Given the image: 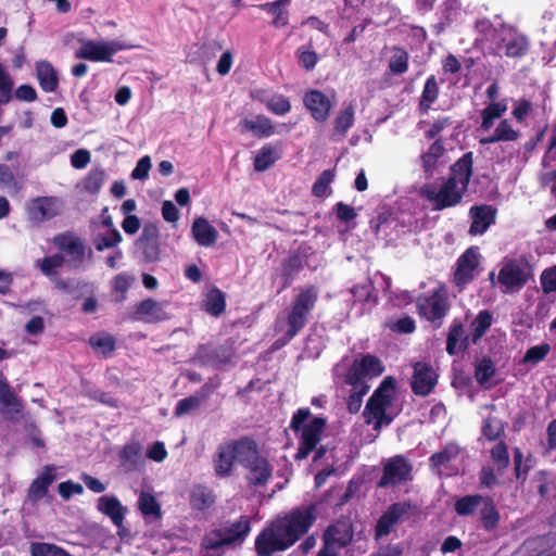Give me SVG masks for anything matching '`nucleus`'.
I'll use <instances>...</instances> for the list:
<instances>
[{
    "mask_svg": "<svg viewBox=\"0 0 556 556\" xmlns=\"http://www.w3.org/2000/svg\"><path fill=\"white\" fill-rule=\"evenodd\" d=\"M532 112L533 104L528 99L521 98L514 102L511 115L518 123H523Z\"/></svg>",
    "mask_w": 556,
    "mask_h": 556,
    "instance_id": "obj_60",
    "label": "nucleus"
},
{
    "mask_svg": "<svg viewBox=\"0 0 556 556\" xmlns=\"http://www.w3.org/2000/svg\"><path fill=\"white\" fill-rule=\"evenodd\" d=\"M104 181V172L100 169L90 170L83 180V189L91 194L100 191Z\"/></svg>",
    "mask_w": 556,
    "mask_h": 556,
    "instance_id": "obj_54",
    "label": "nucleus"
},
{
    "mask_svg": "<svg viewBox=\"0 0 556 556\" xmlns=\"http://www.w3.org/2000/svg\"><path fill=\"white\" fill-rule=\"evenodd\" d=\"M242 130L252 131L256 137L266 138L275 132V126L271 121L264 116L257 115L253 119H243L240 122Z\"/></svg>",
    "mask_w": 556,
    "mask_h": 556,
    "instance_id": "obj_35",
    "label": "nucleus"
},
{
    "mask_svg": "<svg viewBox=\"0 0 556 556\" xmlns=\"http://www.w3.org/2000/svg\"><path fill=\"white\" fill-rule=\"evenodd\" d=\"M497 210L489 204L473 205L469 210L471 224L469 233L483 235L495 223Z\"/></svg>",
    "mask_w": 556,
    "mask_h": 556,
    "instance_id": "obj_22",
    "label": "nucleus"
},
{
    "mask_svg": "<svg viewBox=\"0 0 556 556\" xmlns=\"http://www.w3.org/2000/svg\"><path fill=\"white\" fill-rule=\"evenodd\" d=\"M250 530V519L247 516H241L239 520L226 528L224 535L226 536V541L229 542V544H232L237 541L243 540Z\"/></svg>",
    "mask_w": 556,
    "mask_h": 556,
    "instance_id": "obj_46",
    "label": "nucleus"
},
{
    "mask_svg": "<svg viewBox=\"0 0 556 556\" xmlns=\"http://www.w3.org/2000/svg\"><path fill=\"white\" fill-rule=\"evenodd\" d=\"M191 235L200 247H213L218 238V231L202 216L195 217L191 226Z\"/></svg>",
    "mask_w": 556,
    "mask_h": 556,
    "instance_id": "obj_28",
    "label": "nucleus"
},
{
    "mask_svg": "<svg viewBox=\"0 0 556 556\" xmlns=\"http://www.w3.org/2000/svg\"><path fill=\"white\" fill-rule=\"evenodd\" d=\"M122 240V236L117 229H112L105 235H99L94 239V245L98 251L116 247Z\"/></svg>",
    "mask_w": 556,
    "mask_h": 556,
    "instance_id": "obj_58",
    "label": "nucleus"
},
{
    "mask_svg": "<svg viewBox=\"0 0 556 556\" xmlns=\"http://www.w3.org/2000/svg\"><path fill=\"white\" fill-rule=\"evenodd\" d=\"M462 448L455 442L446 443L429 458L430 467L440 476L452 475V466L459 458Z\"/></svg>",
    "mask_w": 556,
    "mask_h": 556,
    "instance_id": "obj_20",
    "label": "nucleus"
},
{
    "mask_svg": "<svg viewBox=\"0 0 556 556\" xmlns=\"http://www.w3.org/2000/svg\"><path fill=\"white\" fill-rule=\"evenodd\" d=\"M298 58L300 65L304 67L306 71L313 70L318 62L317 53L304 47H301L298 50Z\"/></svg>",
    "mask_w": 556,
    "mask_h": 556,
    "instance_id": "obj_64",
    "label": "nucleus"
},
{
    "mask_svg": "<svg viewBox=\"0 0 556 556\" xmlns=\"http://www.w3.org/2000/svg\"><path fill=\"white\" fill-rule=\"evenodd\" d=\"M97 509L111 519L112 523L117 528V534L122 540L129 536V530L124 527V519L128 509L122 505L115 495L100 496L97 501Z\"/></svg>",
    "mask_w": 556,
    "mask_h": 556,
    "instance_id": "obj_14",
    "label": "nucleus"
},
{
    "mask_svg": "<svg viewBox=\"0 0 556 556\" xmlns=\"http://www.w3.org/2000/svg\"><path fill=\"white\" fill-rule=\"evenodd\" d=\"M55 248L64 253L65 263L73 269L80 268L86 260V243L73 231H64L53 237Z\"/></svg>",
    "mask_w": 556,
    "mask_h": 556,
    "instance_id": "obj_9",
    "label": "nucleus"
},
{
    "mask_svg": "<svg viewBox=\"0 0 556 556\" xmlns=\"http://www.w3.org/2000/svg\"><path fill=\"white\" fill-rule=\"evenodd\" d=\"M413 508L409 502H399L390 505L377 521L375 529L376 540L388 536L397 522L408 517Z\"/></svg>",
    "mask_w": 556,
    "mask_h": 556,
    "instance_id": "obj_13",
    "label": "nucleus"
},
{
    "mask_svg": "<svg viewBox=\"0 0 556 556\" xmlns=\"http://www.w3.org/2000/svg\"><path fill=\"white\" fill-rule=\"evenodd\" d=\"M491 457L493 463L496 465L497 470H504L509 464V455L506 444L504 442H498L491 450Z\"/></svg>",
    "mask_w": 556,
    "mask_h": 556,
    "instance_id": "obj_59",
    "label": "nucleus"
},
{
    "mask_svg": "<svg viewBox=\"0 0 556 556\" xmlns=\"http://www.w3.org/2000/svg\"><path fill=\"white\" fill-rule=\"evenodd\" d=\"M390 56L388 60V68L393 75H403L408 71L409 54L399 46L389 49Z\"/></svg>",
    "mask_w": 556,
    "mask_h": 556,
    "instance_id": "obj_40",
    "label": "nucleus"
},
{
    "mask_svg": "<svg viewBox=\"0 0 556 556\" xmlns=\"http://www.w3.org/2000/svg\"><path fill=\"white\" fill-rule=\"evenodd\" d=\"M470 344H472L470 333H466L460 320L454 319L446 337V352L450 355H456L466 351Z\"/></svg>",
    "mask_w": 556,
    "mask_h": 556,
    "instance_id": "obj_26",
    "label": "nucleus"
},
{
    "mask_svg": "<svg viewBox=\"0 0 556 556\" xmlns=\"http://www.w3.org/2000/svg\"><path fill=\"white\" fill-rule=\"evenodd\" d=\"M417 309L420 317L432 323L435 328L441 327L444 317L450 311L446 292L443 289H439L429 295L419 296Z\"/></svg>",
    "mask_w": 556,
    "mask_h": 556,
    "instance_id": "obj_8",
    "label": "nucleus"
},
{
    "mask_svg": "<svg viewBox=\"0 0 556 556\" xmlns=\"http://www.w3.org/2000/svg\"><path fill=\"white\" fill-rule=\"evenodd\" d=\"M506 111L507 104L504 101L491 102L481 111L478 131L485 135L479 139L481 144L514 142L520 138V131L507 118L501 119L493 129L495 121L502 118Z\"/></svg>",
    "mask_w": 556,
    "mask_h": 556,
    "instance_id": "obj_4",
    "label": "nucleus"
},
{
    "mask_svg": "<svg viewBox=\"0 0 556 556\" xmlns=\"http://www.w3.org/2000/svg\"><path fill=\"white\" fill-rule=\"evenodd\" d=\"M247 479L249 483L257 486L265 485L273 473V468L265 457L258 456L255 460L247 467Z\"/></svg>",
    "mask_w": 556,
    "mask_h": 556,
    "instance_id": "obj_30",
    "label": "nucleus"
},
{
    "mask_svg": "<svg viewBox=\"0 0 556 556\" xmlns=\"http://www.w3.org/2000/svg\"><path fill=\"white\" fill-rule=\"evenodd\" d=\"M232 356L233 351L229 346L204 344L199 346L192 359L202 366H219L229 363Z\"/></svg>",
    "mask_w": 556,
    "mask_h": 556,
    "instance_id": "obj_18",
    "label": "nucleus"
},
{
    "mask_svg": "<svg viewBox=\"0 0 556 556\" xmlns=\"http://www.w3.org/2000/svg\"><path fill=\"white\" fill-rule=\"evenodd\" d=\"M65 263V258L62 254H53L50 256H45L41 260L37 261V264L42 271V274L47 277H56V269L61 267Z\"/></svg>",
    "mask_w": 556,
    "mask_h": 556,
    "instance_id": "obj_53",
    "label": "nucleus"
},
{
    "mask_svg": "<svg viewBox=\"0 0 556 556\" xmlns=\"http://www.w3.org/2000/svg\"><path fill=\"white\" fill-rule=\"evenodd\" d=\"M141 321L144 323H159L168 318L165 311V302H156L152 299L141 301L140 306Z\"/></svg>",
    "mask_w": 556,
    "mask_h": 556,
    "instance_id": "obj_34",
    "label": "nucleus"
},
{
    "mask_svg": "<svg viewBox=\"0 0 556 556\" xmlns=\"http://www.w3.org/2000/svg\"><path fill=\"white\" fill-rule=\"evenodd\" d=\"M494 375L495 365L490 357L482 356L477 358L475 363V379L481 387H485Z\"/></svg>",
    "mask_w": 556,
    "mask_h": 556,
    "instance_id": "obj_45",
    "label": "nucleus"
},
{
    "mask_svg": "<svg viewBox=\"0 0 556 556\" xmlns=\"http://www.w3.org/2000/svg\"><path fill=\"white\" fill-rule=\"evenodd\" d=\"M117 48L114 43H100L89 40L76 51V58L91 62H111Z\"/></svg>",
    "mask_w": 556,
    "mask_h": 556,
    "instance_id": "obj_24",
    "label": "nucleus"
},
{
    "mask_svg": "<svg viewBox=\"0 0 556 556\" xmlns=\"http://www.w3.org/2000/svg\"><path fill=\"white\" fill-rule=\"evenodd\" d=\"M482 508L480 510V517L483 525V528L486 531L494 530L500 521V514L493 503L491 497H484L482 502Z\"/></svg>",
    "mask_w": 556,
    "mask_h": 556,
    "instance_id": "obj_47",
    "label": "nucleus"
},
{
    "mask_svg": "<svg viewBox=\"0 0 556 556\" xmlns=\"http://www.w3.org/2000/svg\"><path fill=\"white\" fill-rule=\"evenodd\" d=\"M551 351V346L547 343L531 346L525 354L522 362L525 364L536 365L542 362Z\"/></svg>",
    "mask_w": 556,
    "mask_h": 556,
    "instance_id": "obj_57",
    "label": "nucleus"
},
{
    "mask_svg": "<svg viewBox=\"0 0 556 556\" xmlns=\"http://www.w3.org/2000/svg\"><path fill=\"white\" fill-rule=\"evenodd\" d=\"M225 305L224 294L219 290H212L207 294L205 308L210 314L218 316L225 309Z\"/></svg>",
    "mask_w": 556,
    "mask_h": 556,
    "instance_id": "obj_55",
    "label": "nucleus"
},
{
    "mask_svg": "<svg viewBox=\"0 0 556 556\" xmlns=\"http://www.w3.org/2000/svg\"><path fill=\"white\" fill-rule=\"evenodd\" d=\"M319 292L314 286L298 289L286 317H279L276 327L285 330V341L293 339L307 324L318 300Z\"/></svg>",
    "mask_w": 556,
    "mask_h": 556,
    "instance_id": "obj_3",
    "label": "nucleus"
},
{
    "mask_svg": "<svg viewBox=\"0 0 556 556\" xmlns=\"http://www.w3.org/2000/svg\"><path fill=\"white\" fill-rule=\"evenodd\" d=\"M395 384V380L392 377H386L365 406L363 413L365 422L372 425L376 431H379L383 426L390 425L393 420L388 409L393 402Z\"/></svg>",
    "mask_w": 556,
    "mask_h": 556,
    "instance_id": "obj_5",
    "label": "nucleus"
},
{
    "mask_svg": "<svg viewBox=\"0 0 556 556\" xmlns=\"http://www.w3.org/2000/svg\"><path fill=\"white\" fill-rule=\"evenodd\" d=\"M383 371L381 362L372 355L356 358L350 367L345 381L367 382V379L377 377Z\"/></svg>",
    "mask_w": 556,
    "mask_h": 556,
    "instance_id": "obj_15",
    "label": "nucleus"
},
{
    "mask_svg": "<svg viewBox=\"0 0 556 556\" xmlns=\"http://www.w3.org/2000/svg\"><path fill=\"white\" fill-rule=\"evenodd\" d=\"M482 433L488 440L494 441L504 433V424L495 417H488L482 426Z\"/></svg>",
    "mask_w": 556,
    "mask_h": 556,
    "instance_id": "obj_56",
    "label": "nucleus"
},
{
    "mask_svg": "<svg viewBox=\"0 0 556 556\" xmlns=\"http://www.w3.org/2000/svg\"><path fill=\"white\" fill-rule=\"evenodd\" d=\"M235 456L229 444L219 446L217 457L214 460V469L218 477H227L230 475Z\"/></svg>",
    "mask_w": 556,
    "mask_h": 556,
    "instance_id": "obj_43",
    "label": "nucleus"
},
{
    "mask_svg": "<svg viewBox=\"0 0 556 556\" xmlns=\"http://www.w3.org/2000/svg\"><path fill=\"white\" fill-rule=\"evenodd\" d=\"M141 517L144 523L151 528L149 530L151 535L163 526L161 503L153 494L144 491H141Z\"/></svg>",
    "mask_w": 556,
    "mask_h": 556,
    "instance_id": "obj_21",
    "label": "nucleus"
},
{
    "mask_svg": "<svg viewBox=\"0 0 556 556\" xmlns=\"http://www.w3.org/2000/svg\"><path fill=\"white\" fill-rule=\"evenodd\" d=\"M214 503L213 494L203 486H195L190 493V505L194 509L203 510Z\"/></svg>",
    "mask_w": 556,
    "mask_h": 556,
    "instance_id": "obj_49",
    "label": "nucleus"
},
{
    "mask_svg": "<svg viewBox=\"0 0 556 556\" xmlns=\"http://www.w3.org/2000/svg\"><path fill=\"white\" fill-rule=\"evenodd\" d=\"M134 281L132 278L125 274L117 275L113 280V291L116 294V301H124L126 299V293Z\"/></svg>",
    "mask_w": 556,
    "mask_h": 556,
    "instance_id": "obj_62",
    "label": "nucleus"
},
{
    "mask_svg": "<svg viewBox=\"0 0 556 556\" xmlns=\"http://www.w3.org/2000/svg\"><path fill=\"white\" fill-rule=\"evenodd\" d=\"M291 3V0H276L261 4L260 8L266 13L273 15V26L276 28L285 27L289 21V13L286 7Z\"/></svg>",
    "mask_w": 556,
    "mask_h": 556,
    "instance_id": "obj_37",
    "label": "nucleus"
},
{
    "mask_svg": "<svg viewBox=\"0 0 556 556\" xmlns=\"http://www.w3.org/2000/svg\"><path fill=\"white\" fill-rule=\"evenodd\" d=\"M532 276L531 265L525 258H511L501 267L497 281L504 293L519 292Z\"/></svg>",
    "mask_w": 556,
    "mask_h": 556,
    "instance_id": "obj_7",
    "label": "nucleus"
},
{
    "mask_svg": "<svg viewBox=\"0 0 556 556\" xmlns=\"http://www.w3.org/2000/svg\"><path fill=\"white\" fill-rule=\"evenodd\" d=\"M480 263V253L478 248L467 249L457 260L454 273V282L458 287L469 283L476 276Z\"/></svg>",
    "mask_w": 556,
    "mask_h": 556,
    "instance_id": "obj_16",
    "label": "nucleus"
},
{
    "mask_svg": "<svg viewBox=\"0 0 556 556\" xmlns=\"http://www.w3.org/2000/svg\"><path fill=\"white\" fill-rule=\"evenodd\" d=\"M472 153L464 154L451 166V174L441 185L426 184L419 189V194L426 199L435 211L456 206L460 203L472 175Z\"/></svg>",
    "mask_w": 556,
    "mask_h": 556,
    "instance_id": "obj_2",
    "label": "nucleus"
},
{
    "mask_svg": "<svg viewBox=\"0 0 556 556\" xmlns=\"http://www.w3.org/2000/svg\"><path fill=\"white\" fill-rule=\"evenodd\" d=\"M55 467L52 465H47L43 467L42 472L33 480L29 485L27 497L30 502L36 503L43 498L49 491V486L55 480Z\"/></svg>",
    "mask_w": 556,
    "mask_h": 556,
    "instance_id": "obj_27",
    "label": "nucleus"
},
{
    "mask_svg": "<svg viewBox=\"0 0 556 556\" xmlns=\"http://www.w3.org/2000/svg\"><path fill=\"white\" fill-rule=\"evenodd\" d=\"M277 159L276 150L269 144L264 146L254 159V168L257 172H264L269 168Z\"/></svg>",
    "mask_w": 556,
    "mask_h": 556,
    "instance_id": "obj_52",
    "label": "nucleus"
},
{
    "mask_svg": "<svg viewBox=\"0 0 556 556\" xmlns=\"http://www.w3.org/2000/svg\"><path fill=\"white\" fill-rule=\"evenodd\" d=\"M141 248H143L144 258L153 262L159 257V229L154 224H146L143 237H141Z\"/></svg>",
    "mask_w": 556,
    "mask_h": 556,
    "instance_id": "obj_32",
    "label": "nucleus"
},
{
    "mask_svg": "<svg viewBox=\"0 0 556 556\" xmlns=\"http://www.w3.org/2000/svg\"><path fill=\"white\" fill-rule=\"evenodd\" d=\"M316 519L315 504L302 505L276 518L255 539L257 556H274L290 548L308 532Z\"/></svg>",
    "mask_w": 556,
    "mask_h": 556,
    "instance_id": "obj_1",
    "label": "nucleus"
},
{
    "mask_svg": "<svg viewBox=\"0 0 556 556\" xmlns=\"http://www.w3.org/2000/svg\"><path fill=\"white\" fill-rule=\"evenodd\" d=\"M88 343L94 352L109 357L115 350L116 339L111 333L99 331L90 336Z\"/></svg>",
    "mask_w": 556,
    "mask_h": 556,
    "instance_id": "obj_39",
    "label": "nucleus"
},
{
    "mask_svg": "<svg viewBox=\"0 0 556 556\" xmlns=\"http://www.w3.org/2000/svg\"><path fill=\"white\" fill-rule=\"evenodd\" d=\"M311 416L308 408L298 409L290 422V427L295 432L301 431L299 448L295 454L296 459H304L313 452L320 442L326 427V419L323 417H314L307 421Z\"/></svg>",
    "mask_w": 556,
    "mask_h": 556,
    "instance_id": "obj_6",
    "label": "nucleus"
},
{
    "mask_svg": "<svg viewBox=\"0 0 556 556\" xmlns=\"http://www.w3.org/2000/svg\"><path fill=\"white\" fill-rule=\"evenodd\" d=\"M439 90L440 88L435 76H429L425 83L418 105V109L422 114L428 113L431 105L437 101Z\"/></svg>",
    "mask_w": 556,
    "mask_h": 556,
    "instance_id": "obj_42",
    "label": "nucleus"
},
{
    "mask_svg": "<svg viewBox=\"0 0 556 556\" xmlns=\"http://www.w3.org/2000/svg\"><path fill=\"white\" fill-rule=\"evenodd\" d=\"M374 291V285L370 279H364L362 282L356 283L351 289V293L354 299L359 302H367L371 299Z\"/></svg>",
    "mask_w": 556,
    "mask_h": 556,
    "instance_id": "obj_61",
    "label": "nucleus"
},
{
    "mask_svg": "<svg viewBox=\"0 0 556 556\" xmlns=\"http://www.w3.org/2000/svg\"><path fill=\"white\" fill-rule=\"evenodd\" d=\"M0 405L1 414L9 420H18L23 416V402L15 395L3 375H0Z\"/></svg>",
    "mask_w": 556,
    "mask_h": 556,
    "instance_id": "obj_19",
    "label": "nucleus"
},
{
    "mask_svg": "<svg viewBox=\"0 0 556 556\" xmlns=\"http://www.w3.org/2000/svg\"><path fill=\"white\" fill-rule=\"evenodd\" d=\"M336 176L334 169H326L316 179L312 192L315 197L325 198L331 193L330 185Z\"/></svg>",
    "mask_w": 556,
    "mask_h": 556,
    "instance_id": "obj_50",
    "label": "nucleus"
},
{
    "mask_svg": "<svg viewBox=\"0 0 556 556\" xmlns=\"http://www.w3.org/2000/svg\"><path fill=\"white\" fill-rule=\"evenodd\" d=\"M228 444L232 451L236 462L244 467L260 456L257 444L249 438H241Z\"/></svg>",
    "mask_w": 556,
    "mask_h": 556,
    "instance_id": "obj_29",
    "label": "nucleus"
},
{
    "mask_svg": "<svg viewBox=\"0 0 556 556\" xmlns=\"http://www.w3.org/2000/svg\"><path fill=\"white\" fill-rule=\"evenodd\" d=\"M498 38L495 42V49L500 54L502 51L508 58H520L529 49V42L526 36L519 34L511 27L501 26L496 31Z\"/></svg>",
    "mask_w": 556,
    "mask_h": 556,
    "instance_id": "obj_11",
    "label": "nucleus"
},
{
    "mask_svg": "<svg viewBox=\"0 0 556 556\" xmlns=\"http://www.w3.org/2000/svg\"><path fill=\"white\" fill-rule=\"evenodd\" d=\"M540 282L545 294L556 292V265L542 271Z\"/></svg>",
    "mask_w": 556,
    "mask_h": 556,
    "instance_id": "obj_63",
    "label": "nucleus"
},
{
    "mask_svg": "<svg viewBox=\"0 0 556 556\" xmlns=\"http://www.w3.org/2000/svg\"><path fill=\"white\" fill-rule=\"evenodd\" d=\"M304 104L313 118L324 123L329 117L332 103L330 99L319 90H311L304 96Z\"/></svg>",
    "mask_w": 556,
    "mask_h": 556,
    "instance_id": "obj_25",
    "label": "nucleus"
},
{
    "mask_svg": "<svg viewBox=\"0 0 556 556\" xmlns=\"http://www.w3.org/2000/svg\"><path fill=\"white\" fill-rule=\"evenodd\" d=\"M483 501L484 496L480 494L464 496L455 503V511L459 516H469L482 504Z\"/></svg>",
    "mask_w": 556,
    "mask_h": 556,
    "instance_id": "obj_51",
    "label": "nucleus"
},
{
    "mask_svg": "<svg viewBox=\"0 0 556 556\" xmlns=\"http://www.w3.org/2000/svg\"><path fill=\"white\" fill-rule=\"evenodd\" d=\"M437 374L434 369L426 363H416L412 379V389L415 394L426 396L437 384Z\"/></svg>",
    "mask_w": 556,
    "mask_h": 556,
    "instance_id": "obj_23",
    "label": "nucleus"
},
{
    "mask_svg": "<svg viewBox=\"0 0 556 556\" xmlns=\"http://www.w3.org/2000/svg\"><path fill=\"white\" fill-rule=\"evenodd\" d=\"M355 119V105L350 103L344 106L336 116L333 121V134L334 140H340L345 137L348 130L353 126Z\"/></svg>",
    "mask_w": 556,
    "mask_h": 556,
    "instance_id": "obj_33",
    "label": "nucleus"
},
{
    "mask_svg": "<svg viewBox=\"0 0 556 556\" xmlns=\"http://www.w3.org/2000/svg\"><path fill=\"white\" fill-rule=\"evenodd\" d=\"M36 76L45 92H54L58 89V74L49 61L41 60L36 63Z\"/></svg>",
    "mask_w": 556,
    "mask_h": 556,
    "instance_id": "obj_31",
    "label": "nucleus"
},
{
    "mask_svg": "<svg viewBox=\"0 0 556 556\" xmlns=\"http://www.w3.org/2000/svg\"><path fill=\"white\" fill-rule=\"evenodd\" d=\"M444 147L440 139L435 140L428 151L421 155L422 168L427 174V177L433 175V169L437 165L438 160L444 154Z\"/></svg>",
    "mask_w": 556,
    "mask_h": 556,
    "instance_id": "obj_44",
    "label": "nucleus"
},
{
    "mask_svg": "<svg viewBox=\"0 0 556 556\" xmlns=\"http://www.w3.org/2000/svg\"><path fill=\"white\" fill-rule=\"evenodd\" d=\"M493 314L488 309L480 311L470 323V338L472 344H477L493 324Z\"/></svg>",
    "mask_w": 556,
    "mask_h": 556,
    "instance_id": "obj_38",
    "label": "nucleus"
},
{
    "mask_svg": "<svg viewBox=\"0 0 556 556\" xmlns=\"http://www.w3.org/2000/svg\"><path fill=\"white\" fill-rule=\"evenodd\" d=\"M58 199L54 197H37L26 205L27 218L30 223L39 225L59 215Z\"/></svg>",
    "mask_w": 556,
    "mask_h": 556,
    "instance_id": "obj_17",
    "label": "nucleus"
},
{
    "mask_svg": "<svg viewBox=\"0 0 556 556\" xmlns=\"http://www.w3.org/2000/svg\"><path fill=\"white\" fill-rule=\"evenodd\" d=\"M351 386L350 394L346 399V407L351 414L359 412L363 397L369 392L370 386L367 382L345 381Z\"/></svg>",
    "mask_w": 556,
    "mask_h": 556,
    "instance_id": "obj_41",
    "label": "nucleus"
},
{
    "mask_svg": "<svg viewBox=\"0 0 556 556\" xmlns=\"http://www.w3.org/2000/svg\"><path fill=\"white\" fill-rule=\"evenodd\" d=\"M252 96L264 102L266 108L276 115H285L291 110L289 100L282 94H274L268 98L264 90H256Z\"/></svg>",
    "mask_w": 556,
    "mask_h": 556,
    "instance_id": "obj_36",
    "label": "nucleus"
},
{
    "mask_svg": "<svg viewBox=\"0 0 556 556\" xmlns=\"http://www.w3.org/2000/svg\"><path fill=\"white\" fill-rule=\"evenodd\" d=\"M31 556H73L63 547L46 542H33L30 544Z\"/></svg>",
    "mask_w": 556,
    "mask_h": 556,
    "instance_id": "obj_48",
    "label": "nucleus"
},
{
    "mask_svg": "<svg viewBox=\"0 0 556 556\" xmlns=\"http://www.w3.org/2000/svg\"><path fill=\"white\" fill-rule=\"evenodd\" d=\"M383 472L378 481L379 488L396 486L413 479V466L402 455H395L383 462Z\"/></svg>",
    "mask_w": 556,
    "mask_h": 556,
    "instance_id": "obj_10",
    "label": "nucleus"
},
{
    "mask_svg": "<svg viewBox=\"0 0 556 556\" xmlns=\"http://www.w3.org/2000/svg\"><path fill=\"white\" fill-rule=\"evenodd\" d=\"M354 527L350 518H341L330 523L321 535V542L336 551L346 548L353 541Z\"/></svg>",
    "mask_w": 556,
    "mask_h": 556,
    "instance_id": "obj_12",
    "label": "nucleus"
}]
</instances>
